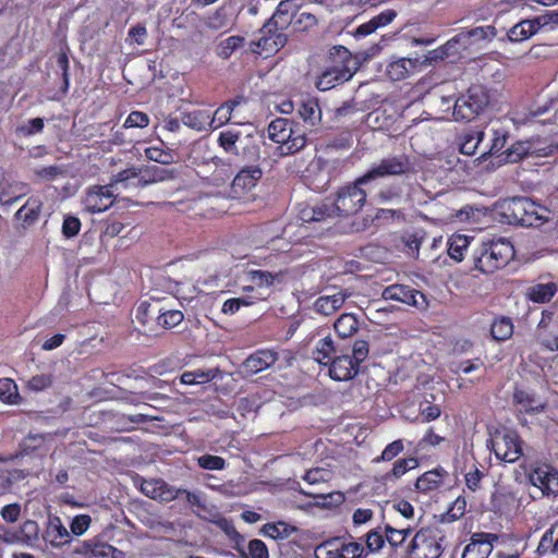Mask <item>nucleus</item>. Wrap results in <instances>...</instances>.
<instances>
[{
	"label": "nucleus",
	"instance_id": "obj_1",
	"mask_svg": "<svg viewBox=\"0 0 558 558\" xmlns=\"http://www.w3.org/2000/svg\"><path fill=\"white\" fill-rule=\"evenodd\" d=\"M299 5L295 0H281L267 23L259 29L255 45L267 53L276 52L287 44V35L282 32L291 24Z\"/></svg>",
	"mask_w": 558,
	"mask_h": 558
},
{
	"label": "nucleus",
	"instance_id": "obj_2",
	"mask_svg": "<svg viewBox=\"0 0 558 558\" xmlns=\"http://www.w3.org/2000/svg\"><path fill=\"white\" fill-rule=\"evenodd\" d=\"M514 255V246L510 241L497 239L480 244L472 252V260L477 270L489 275L507 266Z\"/></svg>",
	"mask_w": 558,
	"mask_h": 558
},
{
	"label": "nucleus",
	"instance_id": "obj_3",
	"mask_svg": "<svg viewBox=\"0 0 558 558\" xmlns=\"http://www.w3.org/2000/svg\"><path fill=\"white\" fill-rule=\"evenodd\" d=\"M333 65L327 69L318 78L316 86L319 90H328L338 84L344 83L360 69L357 56H353L345 47H335L331 52Z\"/></svg>",
	"mask_w": 558,
	"mask_h": 558
},
{
	"label": "nucleus",
	"instance_id": "obj_4",
	"mask_svg": "<svg viewBox=\"0 0 558 558\" xmlns=\"http://www.w3.org/2000/svg\"><path fill=\"white\" fill-rule=\"evenodd\" d=\"M539 207L526 197H513L501 202L500 216L508 225L518 227H539L545 218L538 213Z\"/></svg>",
	"mask_w": 558,
	"mask_h": 558
},
{
	"label": "nucleus",
	"instance_id": "obj_5",
	"mask_svg": "<svg viewBox=\"0 0 558 558\" xmlns=\"http://www.w3.org/2000/svg\"><path fill=\"white\" fill-rule=\"evenodd\" d=\"M442 532L435 526H425L417 530L404 553L408 558H439L444 547Z\"/></svg>",
	"mask_w": 558,
	"mask_h": 558
},
{
	"label": "nucleus",
	"instance_id": "obj_6",
	"mask_svg": "<svg viewBox=\"0 0 558 558\" xmlns=\"http://www.w3.org/2000/svg\"><path fill=\"white\" fill-rule=\"evenodd\" d=\"M267 135L274 143L279 144L277 150L281 156L298 153L306 143L305 135L293 130L292 122L286 118L274 119L267 126Z\"/></svg>",
	"mask_w": 558,
	"mask_h": 558
},
{
	"label": "nucleus",
	"instance_id": "obj_7",
	"mask_svg": "<svg viewBox=\"0 0 558 558\" xmlns=\"http://www.w3.org/2000/svg\"><path fill=\"white\" fill-rule=\"evenodd\" d=\"M411 157L405 154L384 158L371 167L367 172L357 178V183H369L377 178L402 177L414 173Z\"/></svg>",
	"mask_w": 558,
	"mask_h": 558
},
{
	"label": "nucleus",
	"instance_id": "obj_8",
	"mask_svg": "<svg viewBox=\"0 0 558 558\" xmlns=\"http://www.w3.org/2000/svg\"><path fill=\"white\" fill-rule=\"evenodd\" d=\"M367 183H354L339 187L331 206L337 210L338 217H350L356 215L364 208L366 203V192L363 189Z\"/></svg>",
	"mask_w": 558,
	"mask_h": 558
},
{
	"label": "nucleus",
	"instance_id": "obj_9",
	"mask_svg": "<svg viewBox=\"0 0 558 558\" xmlns=\"http://www.w3.org/2000/svg\"><path fill=\"white\" fill-rule=\"evenodd\" d=\"M526 478L530 485L542 490L545 497H558V469L551 463L536 461L529 464Z\"/></svg>",
	"mask_w": 558,
	"mask_h": 558
},
{
	"label": "nucleus",
	"instance_id": "obj_10",
	"mask_svg": "<svg viewBox=\"0 0 558 558\" xmlns=\"http://www.w3.org/2000/svg\"><path fill=\"white\" fill-rule=\"evenodd\" d=\"M488 448L496 459L506 463H515L523 456V440L513 430L496 434L489 440Z\"/></svg>",
	"mask_w": 558,
	"mask_h": 558
},
{
	"label": "nucleus",
	"instance_id": "obj_11",
	"mask_svg": "<svg viewBox=\"0 0 558 558\" xmlns=\"http://www.w3.org/2000/svg\"><path fill=\"white\" fill-rule=\"evenodd\" d=\"M215 201L209 194L191 192L186 198L171 201L168 205L190 218H210L215 216V208L211 206Z\"/></svg>",
	"mask_w": 558,
	"mask_h": 558
},
{
	"label": "nucleus",
	"instance_id": "obj_12",
	"mask_svg": "<svg viewBox=\"0 0 558 558\" xmlns=\"http://www.w3.org/2000/svg\"><path fill=\"white\" fill-rule=\"evenodd\" d=\"M522 500L518 492L509 485H497L492 492L488 502V510L496 515H510L519 509Z\"/></svg>",
	"mask_w": 558,
	"mask_h": 558
},
{
	"label": "nucleus",
	"instance_id": "obj_13",
	"mask_svg": "<svg viewBox=\"0 0 558 558\" xmlns=\"http://www.w3.org/2000/svg\"><path fill=\"white\" fill-rule=\"evenodd\" d=\"M113 187V184H95L88 187L83 201L85 209L88 213L96 214L111 208L116 202Z\"/></svg>",
	"mask_w": 558,
	"mask_h": 558
},
{
	"label": "nucleus",
	"instance_id": "obj_14",
	"mask_svg": "<svg viewBox=\"0 0 558 558\" xmlns=\"http://www.w3.org/2000/svg\"><path fill=\"white\" fill-rule=\"evenodd\" d=\"M383 299L402 302L416 308H424L428 304L423 292L402 283L387 286L383 291Z\"/></svg>",
	"mask_w": 558,
	"mask_h": 558
},
{
	"label": "nucleus",
	"instance_id": "obj_15",
	"mask_svg": "<svg viewBox=\"0 0 558 558\" xmlns=\"http://www.w3.org/2000/svg\"><path fill=\"white\" fill-rule=\"evenodd\" d=\"M263 171L259 166H247L238 171L229 190V196L241 199L260 181Z\"/></svg>",
	"mask_w": 558,
	"mask_h": 558
},
{
	"label": "nucleus",
	"instance_id": "obj_16",
	"mask_svg": "<svg viewBox=\"0 0 558 558\" xmlns=\"http://www.w3.org/2000/svg\"><path fill=\"white\" fill-rule=\"evenodd\" d=\"M159 172V168L145 169L143 172L136 168H126L118 172L110 184H124L126 187L133 181L132 185L135 186L149 185L162 179Z\"/></svg>",
	"mask_w": 558,
	"mask_h": 558
},
{
	"label": "nucleus",
	"instance_id": "obj_17",
	"mask_svg": "<svg viewBox=\"0 0 558 558\" xmlns=\"http://www.w3.org/2000/svg\"><path fill=\"white\" fill-rule=\"evenodd\" d=\"M537 337L546 350L558 352V316L553 312H542V318L537 324Z\"/></svg>",
	"mask_w": 558,
	"mask_h": 558
},
{
	"label": "nucleus",
	"instance_id": "obj_18",
	"mask_svg": "<svg viewBox=\"0 0 558 558\" xmlns=\"http://www.w3.org/2000/svg\"><path fill=\"white\" fill-rule=\"evenodd\" d=\"M498 535L489 532H478L472 535L470 543L463 548L461 558H487Z\"/></svg>",
	"mask_w": 558,
	"mask_h": 558
},
{
	"label": "nucleus",
	"instance_id": "obj_19",
	"mask_svg": "<svg viewBox=\"0 0 558 558\" xmlns=\"http://www.w3.org/2000/svg\"><path fill=\"white\" fill-rule=\"evenodd\" d=\"M558 293V283L554 281L553 277L546 278L538 277L537 281L526 288L525 296L533 303L544 304L551 302L554 296Z\"/></svg>",
	"mask_w": 558,
	"mask_h": 558
},
{
	"label": "nucleus",
	"instance_id": "obj_20",
	"mask_svg": "<svg viewBox=\"0 0 558 558\" xmlns=\"http://www.w3.org/2000/svg\"><path fill=\"white\" fill-rule=\"evenodd\" d=\"M513 403L519 409V412L530 416L544 412L546 408V402L539 399L534 390H526L522 388L514 389Z\"/></svg>",
	"mask_w": 558,
	"mask_h": 558
},
{
	"label": "nucleus",
	"instance_id": "obj_21",
	"mask_svg": "<svg viewBox=\"0 0 558 558\" xmlns=\"http://www.w3.org/2000/svg\"><path fill=\"white\" fill-rule=\"evenodd\" d=\"M335 217H338L337 210L332 208L331 204L326 202L305 203L299 209V219L303 223L326 221Z\"/></svg>",
	"mask_w": 558,
	"mask_h": 558
},
{
	"label": "nucleus",
	"instance_id": "obj_22",
	"mask_svg": "<svg viewBox=\"0 0 558 558\" xmlns=\"http://www.w3.org/2000/svg\"><path fill=\"white\" fill-rule=\"evenodd\" d=\"M355 361L349 355L342 354L331 359L328 363L329 376L332 380L347 381L357 375L360 365H355Z\"/></svg>",
	"mask_w": 558,
	"mask_h": 558
},
{
	"label": "nucleus",
	"instance_id": "obj_23",
	"mask_svg": "<svg viewBox=\"0 0 558 558\" xmlns=\"http://www.w3.org/2000/svg\"><path fill=\"white\" fill-rule=\"evenodd\" d=\"M449 477V472L441 465L424 472L415 481V489L418 493L429 494L430 492L439 490L445 480Z\"/></svg>",
	"mask_w": 558,
	"mask_h": 558
},
{
	"label": "nucleus",
	"instance_id": "obj_24",
	"mask_svg": "<svg viewBox=\"0 0 558 558\" xmlns=\"http://www.w3.org/2000/svg\"><path fill=\"white\" fill-rule=\"evenodd\" d=\"M231 111L234 107H218L215 111V114L220 110ZM214 112L207 109H194L192 111L185 112L182 114V123L186 126L194 129L196 131H204L208 128H213L215 123V118H213Z\"/></svg>",
	"mask_w": 558,
	"mask_h": 558
},
{
	"label": "nucleus",
	"instance_id": "obj_25",
	"mask_svg": "<svg viewBox=\"0 0 558 558\" xmlns=\"http://www.w3.org/2000/svg\"><path fill=\"white\" fill-rule=\"evenodd\" d=\"M277 361V353L271 349H259L247 356L243 363L246 374L255 375L270 367Z\"/></svg>",
	"mask_w": 558,
	"mask_h": 558
},
{
	"label": "nucleus",
	"instance_id": "obj_26",
	"mask_svg": "<svg viewBox=\"0 0 558 558\" xmlns=\"http://www.w3.org/2000/svg\"><path fill=\"white\" fill-rule=\"evenodd\" d=\"M43 203L38 197L31 196L24 205L15 211L14 221L19 227L27 229L39 219Z\"/></svg>",
	"mask_w": 558,
	"mask_h": 558
},
{
	"label": "nucleus",
	"instance_id": "obj_27",
	"mask_svg": "<svg viewBox=\"0 0 558 558\" xmlns=\"http://www.w3.org/2000/svg\"><path fill=\"white\" fill-rule=\"evenodd\" d=\"M421 58H398L391 60L386 69V73L391 81H402L414 73L420 66Z\"/></svg>",
	"mask_w": 558,
	"mask_h": 558
},
{
	"label": "nucleus",
	"instance_id": "obj_28",
	"mask_svg": "<svg viewBox=\"0 0 558 558\" xmlns=\"http://www.w3.org/2000/svg\"><path fill=\"white\" fill-rule=\"evenodd\" d=\"M45 541L52 545L54 548L66 545L71 542V533L58 515L49 517L48 525L45 532Z\"/></svg>",
	"mask_w": 558,
	"mask_h": 558
},
{
	"label": "nucleus",
	"instance_id": "obj_29",
	"mask_svg": "<svg viewBox=\"0 0 558 558\" xmlns=\"http://www.w3.org/2000/svg\"><path fill=\"white\" fill-rule=\"evenodd\" d=\"M245 296L234 298L225 301L222 305V313L226 315H234L240 308L252 306L256 302L264 300V296L260 292L256 291L254 286H245L243 287Z\"/></svg>",
	"mask_w": 558,
	"mask_h": 558
},
{
	"label": "nucleus",
	"instance_id": "obj_30",
	"mask_svg": "<svg viewBox=\"0 0 558 558\" xmlns=\"http://www.w3.org/2000/svg\"><path fill=\"white\" fill-rule=\"evenodd\" d=\"M397 108L376 107L367 113V124L377 130L389 131L393 128L395 114L401 116Z\"/></svg>",
	"mask_w": 558,
	"mask_h": 558
},
{
	"label": "nucleus",
	"instance_id": "obj_31",
	"mask_svg": "<svg viewBox=\"0 0 558 558\" xmlns=\"http://www.w3.org/2000/svg\"><path fill=\"white\" fill-rule=\"evenodd\" d=\"M86 558H121L122 551L100 541H85L80 550Z\"/></svg>",
	"mask_w": 558,
	"mask_h": 558
},
{
	"label": "nucleus",
	"instance_id": "obj_32",
	"mask_svg": "<svg viewBox=\"0 0 558 558\" xmlns=\"http://www.w3.org/2000/svg\"><path fill=\"white\" fill-rule=\"evenodd\" d=\"M549 107H537L532 110L530 107H517L515 110L510 112L514 125H526V124H545L547 119L542 117L549 110Z\"/></svg>",
	"mask_w": 558,
	"mask_h": 558
},
{
	"label": "nucleus",
	"instance_id": "obj_33",
	"mask_svg": "<svg viewBox=\"0 0 558 558\" xmlns=\"http://www.w3.org/2000/svg\"><path fill=\"white\" fill-rule=\"evenodd\" d=\"M535 553L537 557H558V520L543 533Z\"/></svg>",
	"mask_w": 558,
	"mask_h": 558
},
{
	"label": "nucleus",
	"instance_id": "obj_34",
	"mask_svg": "<svg viewBox=\"0 0 558 558\" xmlns=\"http://www.w3.org/2000/svg\"><path fill=\"white\" fill-rule=\"evenodd\" d=\"M484 138L485 131L480 128H472L463 131L458 136L459 151L468 156L474 155Z\"/></svg>",
	"mask_w": 558,
	"mask_h": 558
},
{
	"label": "nucleus",
	"instance_id": "obj_35",
	"mask_svg": "<svg viewBox=\"0 0 558 558\" xmlns=\"http://www.w3.org/2000/svg\"><path fill=\"white\" fill-rule=\"evenodd\" d=\"M260 533L263 536L271 538L275 542H284L289 539L291 535L298 533V527L284 521H276L264 523Z\"/></svg>",
	"mask_w": 558,
	"mask_h": 558
},
{
	"label": "nucleus",
	"instance_id": "obj_36",
	"mask_svg": "<svg viewBox=\"0 0 558 558\" xmlns=\"http://www.w3.org/2000/svg\"><path fill=\"white\" fill-rule=\"evenodd\" d=\"M312 359L322 366H328L331 359L337 356V349L330 336L323 337L311 351Z\"/></svg>",
	"mask_w": 558,
	"mask_h": 558
},
{
	"label": "nucleus",
	"instance_id": "obj_37",
	"mask_svg": "<svg viewBox=\"0 0 558 558\" xmlns=\"http://www.w3.org/2000/svg\"><path fill=\"white\" fill-rule=\"evenodd\" d=\"M381 529L387 544L393 549L401 547L414 531L411 524L395 526L391 523H384Z\"/></svg>",
	"mask_w": 558,
	"mask_h": 558
},
{
	"label": "nucleus",
	"instance_id": "obj_38",
	"mask_svg": "<svg viewBox=\"0 0 558 558\" xmlns=\"http://www.w3.org/2000/svg\"><path fill=\"white\" fill-rule=\"evenodd\" d=\"M509 134L505 129L498 128L492 130L489 149L482 153L477 158L480 161H486L488 156H499L506 150Z\"/></svg>",
	"mask_w": 558,
	"mask_h": 558
},
{
	"label": "nucleus",
	"instance_id": "obj_39",
	"mask_svg": "<svg viewBox=\"0 0 558 558\" xmlns=\"http://www.w3.org/2000/svg\"><path fill=\"white\" fill-rule=\"evenodd\" d=\"M343 302H345V296L341 293L322 295L314 301L313 308L322 315L329 316L340 308Z\"/></svg>",
	"mask_w": 558,
	"mask_h": 558
},
{
	"label": "nucleus",
	"instance_id": "obj_40",
	"mask_svg": "<svg viewBox=\"0 0 558 558\" xmlns=\"http://www.w3.org/2000/svg\"><path fill=\"white\" fill-rule=\"evenodd\" d=\"M417 466L416 458H400L397 459L391 470L384 474V481L386 483H395L411 470Z\"/></svg>",
	"mask_w": 558,
	"mask_h": 558
},
{
	"label": "nucleus",
	"instance_id": "obj_41",
	"mask_svg": "<svg viewBox=\"0 0 558 558\" xmlns=\"http://www.w3.org/2000/svg\"><path fill=\"white\" fill-rule=\"evenodd\" d=\"M530 141H517L512 144H510L509 147L506 148L504 153H501L499 156H501V161H508L509 163H515L521 161L522 159L531 156L530 155Z\"/></svg>",
	"mask_w": 558,
	"mask_h": 558
},
{
	"label": "nucleus",
	"instance_id": "obj_42",
	"mask_svg": "<svg viewBox=\"0 0 558 558\" xmlns=\"http://www.w3.org/2000/svg\"><path fill=\"white\" fill-rule=\"evenodd\" d=\"M472 238L461 234L452 233L448 239V255L456 262H462L464 252L468 251Z\"/></svg>",
	"mask_w": 558,
	"mask_h": 558
},
{
	"label": "nucleus",
	"instance_id": "obj_43",
	"mask_svg": "<svg viewBox=\"0 0 558 558\" xmlns=\"http://www.w3.org/2000/svg\"><path fill=\"white\" fill-rule=\"evenodd\" d=\"M513 323L507 316H500L496 318L490 325L492 339L497 342H504L508 340L513 335Z\"/></svg>",
	"mask_w": 558,
	"mask_h": 558
},
{
	"label": "nucleus",
	"instance_id": "obj_44",
	"mask_svg": "<svg viewBox=\"0 0 558 558\" xmlns=\"http://www.w3.org/2000/svg\"><path fill=\"white\" fill-rule=\"evenodd\" d=\"M335 330L340 338L353 336L359 330L357 317L351 313L341 314L335 323Z\"/></svg>",
	"mask_w": 558,
	"mask_h": 558
},
{
	"label": "nucleus",
	"instance_id": "obj_45",
	"mask_svg": "<svg viewBox=\"0 0 558 558\" xmlns=\"http://www.w3.org/2000/svg\"><path fill=\"white\" fill-rule=\"evenodd\" d=\"M530 155L535 157H551L558 155V143L549 138H530Z\"/></svg>",
	"mask_w": 558,
	"mask_h": 558
},
{
	"label": "nucleus",
	"instance_id": "obj_46",
	"mask_svg": "<svg viewBox=\"0 0 558 558\" xmlns=\"http://www.w3.org/2000/svg\"><path fill=\"white\" fill-rule=\"evenodd\" d=\"M25 194L24 184H10L8 182H0V203L3 206H11L20 201Z\"/></svg>",
	"mask_w": 558,
	"mask_h": 558
},
{
	"label": "nucleus",
	"instance_id": "obj_47",
	"mask_svg": "<svg viewBox=\"0 0 558 558\" xmlns=\"http://www.w3.org/2000/svg\"><path fill=\"white\" fill-rule=\"evenodd\" d=\"M217 525L221 532L226 533L230 542L234 543V548L240 556H245V549L241 546L244 542L242 534L238 533L232 521L222 518L217 521Z\"/></svg>",
	"mask_w": 558,
	"mask_h": 558
},
{
	"label": "nucleus",
	"instance_id": "obj_48",
	"mask_svg": "<svg viewBox=\"0 0 558 558\" xmlns=\"http://www.w3.org/2000/svg\"><path fill=\"white\" fill-rule=\"evenodd\" d=\"M342 537H335L322 542L316 549L314 556L317 558H341Z\"/></svg>",
	"mask_w": 558,
	"mask_h": 558
},
{
	"label": "nucleus",
	"instance_id": "obj_49",
	"mask_svg": "<svg viewBox=\"0 0 558 558\" xmlns=\"http://www.w3.org/2000/svg\"><path fill=\"white\" fill-rule=\"evenodd\" d=\"M21 396L16 384L10 378L0 379V401L7 404H19Z\"/></svg>",
	"mask_w": 558,
	"mask_h": 558
},
{
	"label": "nucleus",
	"instance_id": "obj_50",
	"mask_svg": "<svg viewBox=\"0 0 558 558\" xmlns=\"http://www.w3.org/2000/svg\"><path fill=\"white\" fill-rule=\"evenodd\" d=\"M183 320V314L180 310L173 308H159V315L157 316V324L163 329H171L172 327L179 326Z\"/></svg>",
	"mask_w": 558,
	"mask_h": 558
},
{
	"label": "nucleus",
	"instance_id": "obj_51",
	"mask_svg": "<svg viewBox=\"0 0 558 558\" xmlns=\"http://www.w3.org/2000/svg\"><path fill=\"white\" fill-rule=\"evenodd\" d=\"M387 543L385 534L381 527L371 530L365 535V550L366 554L377 553L379 549L385 547Z\"/></svg>",
	"mask_w": 558,
	"mask_h": 558
},
{
	"label": "nucleus",
	"instance_id": "obj_52",
	"mask_svg": "<svg viewBox=\"0 0 558 558\" xmlns=\"http://www.w3.org/2000/svg\"><path fill=\"white\" fill-rule=\"evenodd\" d=\"M33 175H35V180H33L35 183L52 182L64 175V169L59 166L36 168Z\"/></svg>",
	"mask_w": 558,
	"mask_h": 558
},
{
	"label": "nucleus",
	"instance_id": "obj_53",
	"mask_svg": "<svg viewBox=\"0 0 558 558\" xmlns=\"http://www.w3.org/2000/svg\"><path fill=\"white\" fill-rule=\"evenodd\" d=\"M240 138V132L233 129L222 131L218 135V145L228 154H236V143Z\"/></svg>",
	"mask_w": 558,
	"mask_h": 558
},
{
	"label": "nucleus",
	"instance_id": "obj_54",
	"mask_svg": "<svg viewBox=\"0 0 558 558\" xmlns=\"http://www.w3.org/2000/svg\"><path fill=\"white\" fill-rule=\"evenodd\" d=\"M402 184H387L377 192L376 199L379 203L397 202L402 198Z\"/></svg>",
	"mask_w": 558,
	"mask_h": 558
},
{
	"label": "nucleus",
	"instance_id": "obj_55",
	"mask_svg": "<svg viewBox=\"0 0 558 558\" xmlns=\"http://www.w3.org/2000/svg\"><path fill=\"white\" fill-rule=\"evenodd\" d=\"M404 450V444L402 439H397L395 441H391L387 444L385 449L383 450L381 454L377 458H374L375 463L379 462H391L395 460L398 456L402 453Z\"/></svg>",
	"mask_w": 558,
	"mask_h": 558
},
{
	"label": "nucleus",
	"instance_id": "obj_56",
	"mask_svg": "<svg viewBox=\"0 0 558 558\" xmlns=\"http://www.w3.org/2000/svg\"><path fill=\"white\" fill-rule=\"evenodd\" d=\"M341 554V558H365L367 556L362 543L345 538H342Z\"/></svg>",
	"mask_w": 558,
	"mask_h": 558
},
{
	"label": "nucleus",
	"instance_id": "obj_57",
	"mask_svg": "<svg viewBox=\"0 0 558 558\" xmlns=\"http://www.w3.org/2000/svg\"><path fill=\"white\" fill-rule=\"evenodd\" d=\"M298 113L305 126L314 128L322 120L320 107H298Z\"/></svg>",
	"mask_w": 558,
	"mask_h": 558
},
{
	"label": "nucleus",
	"instance_id": "obj_58",
	"mask_svg": "<svg viewBox=\"0 0 558 558\" xmlns=\"http://www.w3.org/2000/svg\"><path fill=\"white\" fill-rule=\"evenodd\" d=\"M44 128L43 118H32L22 125L15 128V136H33L39 134Z\"/></svg>",
	"mask_w": 558,
	"mask_h": 558
},
{
	"label": "nucleus",
	"instance_id": "obj_59",
	"mask_svg": "<svg viewBox=\"0 0 558 558\" xmlns=\"http://www.w3.org/2000/svg\"><path fill=\"white\" fill-rule=\"evenodd\" d=\"M318 21L312 13L302 12L293 15L291 24L298 32H306L317 25Z\"/></svg>",
	"mask_w": 558,
	"mask_h": 558
},
{
	"label": "nucleus",
	"instance_id": "obj_60",
	"mask_svg": "<svg viewBox=\"0 0 558 558\" xmlns=\"http://www.w3.org/2000/svg\"><path fill=\"white\" fill-rule=\"evenodd\" d=\"M278 276L280 275H274L270 271L262 269L251 270V272H248V277H251L252 283L257 288L271 287Z\"/></svg>",
	"mask_w": 558,
	"mask_h": 558
},
{
	"label": "nucleus",
	"instance_id": "obj_61",
	"mask_svg": "<svg viewBox=\"0 0 558 558\" xmlns=\"http://www.w3.org/2000/svg\"><path fill=\"white\" fill-rule=\"evenodd\" d=\"M197 465L201 469L208 471H222L225 470L227 462L225 458L211 454H204L197 458Z\"/></svg>",
	"mask_w": 558,
	"mask_h": 558
},
{
	"label": "nucleus",
	"instance_id": "obj_62",
	"mask_svg": "<svg viewBox=\"0 0 558 558\" xmlns=\"http://www.w3.org/2000/svg\"><path fill=\"white\" fill-rule=\"evenodd\" d=\"M52 385L51 374L33 375L26 383V388L29 391H44Z\"/></svg>",
	"mask_w": 558,
	"mask_h": 558
},
{
	"label": "nucleus",
	"instance_id": "obj_63",
	"mask_svg": "<svg viewBox=\"0 0 558 558\" xmlns=\"http://www.w3.org/2000/svg\"><path fill=\"white\" fill-rule=\"evenodd\" d=\"M243 40L240 36L228 37L219 44L218 54L225 59L229 58L235 49L243 45Z\"/></svg>",
	"mask_w": 558,
	"mask_h": 558
},
{
	"label": "nucleus",
	"instance_id": "obj_64",
	"mask_svg": "<svg viewBox=\"0 0 558 558\" xmlns=\"http://www.w3.org/2000/svg\"><path fill=\"white\" fill-rule=\"evenodd\" d=\"M242 558H268V549L264 541L253 539L247 543V550Z\"/></svg>",
	"mask_w": 558,
	"mask_h": 558
}]
</instances>
